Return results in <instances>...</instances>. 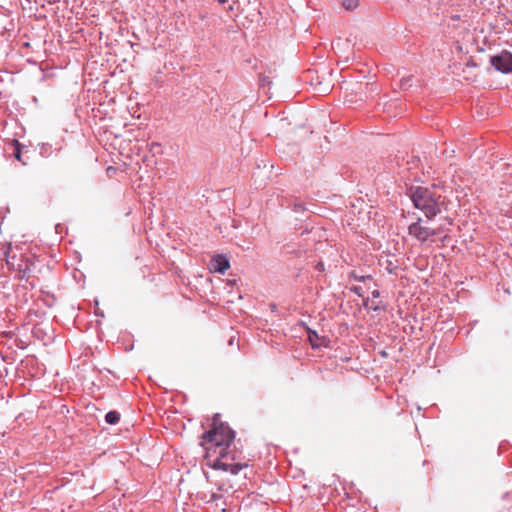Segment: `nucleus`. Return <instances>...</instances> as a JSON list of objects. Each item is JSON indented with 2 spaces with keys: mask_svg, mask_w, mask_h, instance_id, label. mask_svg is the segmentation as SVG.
Returning a JSON list of instances; mask_svg holds the SVG:
<instances>
[{
  "mask_svg": "<svg viewBox=\"0 0 512 512\" xmlns=\"http://www.w3.org/2000/svg\"><path fill=\"white\" fill-rule=\"evenodd\" d=\"M209 270L214 273L224 274L230 267L229 260L224 255H216L210 260Z\"/></svg>",
  "mask_w": 512,
  "mask_h": 512,
  "instance_id": "39448f33",
  "label": "nucleus"
},
{
  "mask_svg": "<svg viewBox=\"0 0 512 512\" xmlns=\"http://www.w3.org/2000/svg\"><path fill=\"white\" fill-rule=\"evenodd\" d=\"M353 290H354L356 293H358V292H359V290H358V288H357V287H355Z\"/></svg>",
  "mask_w": 512,
  "mask_h": 512,
  "instance_id": "a211bd4d",
  "label": "nucleus"
},
{
  "mask_svg": "<svg viewBox=\"0 0 512 512\" xmlns=\"http://www.w3.org/2000/svg\"><path fill=\"white\" fill-rule=\"evenodd\" d=\"M14 143H15V146H16V150H15L14 155H15V157L18 160H20L21 159V151H20V148H19L20 144H19V142L17 140H14Z\"/></svg>",
  "mask_w": 512,
  "mask_h": 512,
  "instance_id": "9d476101",
  "label": "nucleus"
},
{
  "mask_svg": "<svg viewBox=\"0 0 512 512\" xmlns=\"http://www.w3.org/2000/svg\"><path fill=\"white\" fill-rule=\"evenodd\" d=\"M370 278H371V276H369V275H368V276H359V277H356V279H357L358 281H361V282L365 281V279H370Z\"/></svg>",
  "mask_w": 512,
  "mask_h": 512,
  "instance_id": "9b49d317",
  "label": "nucleus"
},
{
  "mask_svg": "<svg viewBox=\"0 0 512 512\" xmlns=\"http://www.w3.org/2000/svg\"><path fill=\"white\" fill-rule=\"evenodd\" d=\"M228 10H233V6H232V5H229V6H228Z\"/></svg>",
  "mask_w": 512,
  "mask_h": 512,
  "instance_id": "f3484780",
  "label": "nucleus"
},
{
  "mask_svg": "<svg viewBox=\"0 0 512 512\" xmlns=\"http://www.w3.org/2000/svg\"><path fill=\"white\" fill-rule=\"evenodd\" d=\"M347 10H354L358 6V0H341Z\"/></svg>",
  "mask_w": 512,
  "mask_h": 512,
  "instance_id": "1a4fd4ad",
  "label": "nucleus"
},
{
  "mask_svg": "<svg viewBox=\"0 0 512 512\" xmlns=\"http://www.w3.org/2000/svg\"><path fill=\"white\" fill-rule=\"evenodd\" d=\"M218 2L221 5H225L228 2V0H218Z\"/></svg>",
  "mask_w": 512,
  "mask_h": 512,
  "instance_id": "4468645a",
  "label": "nucleus"
},
{
  "mask_svg": "<svg viewBox=\"0 0 512 512\" xmlns=\"http://www.w3.org/2000/svg\"><path fill=\"white\" fill-rule=\"evenodd\" d=\"M233 340H234L233 338H231V339L229 340V344H230V345H232V344H233Z\"/></svg>",
  "mask_w": 512,
  "mask_h": 512,
  "instance_id": "dca6fc26",
  "label": "nucleus"
},
{
  "mask_svg": "<svg viewBox=\"0 0 512 512\" xmlns=\"http://www.w3.org/2000/svg\"><path fill=\"white\" fill-rule=\"evenodd\" d=\"M308 339L314 348L321 347L324 345V339H321L315 331H308Z\"/></svg>",
  "mask_w": 512,
  "mask_h": 512,
  "instance_id": "423d86ee",
  "label": "nucleus"
},
{
  "mask_svg": "<svg viewBox=\"0 0 512 512\" xmlns=\"http://www.w3.org/2000/svg\"><path fill=\"white\" fill-rule=\"evenodd\" d=\"M119 419H120V415L116 411H110L105 416L106 422L109 424H112V425L117 424Z\"/></svg>",
  "mask_w": 512,
  "mask_h": 512,
  "instance_id": "0eeeda50",
  "label": "nucleus"
},
{
  "mask_svg": "<svg viewBox=\"0 0 512 512\" xmlns=\"http://www.w3.org/2000/svg\"><path fill=\"white\" fill-rule=\"evenodd\" d=\"M410 198L415 208L421 210L428 219L440 213L441 206L444 203L440 194L426 187L411 189Z\"/></svg>",
  "mask_w": 512,
  "mask_h": 512,
  "instance_id": "f03ea898",
  "label": "nucleus"
},
{
  "mask_svg": "<svg viewBox=\"0 0 512 512\" xmlns=\"http://www.w3.org/2000/svg\"><path fill=\"white\" fill-rule=\"evenodd\" d=\"M218 416L215 415L212 428L203 434L201 446L206 465L217 471L218 489L229 491L233 488L230 476L237 475L247 465L235 462L236 452L231 448L235 433L227 424H217Z\"/></svg>",
  "mask_w": 512,
  "mask_h": 512,
  "instance_id": "f257e3e1",
  "label": "nucleus"
},
{
  "mask_svg": "<svg viewBox=\"0 0 512 512\" xmlns=\"http://www.w3.org/2000/svg\"><path fill=\"white\" fill-rule=\"evenodd\" d=\"M407 82H408V80H407V81H405V82L403 81V82H402V86H403V87L408 86V83H407Z\"/></svg>",
  "mask_w": 512,
  "mask_h": 512,
  "instance_id": "2eb2a0df",
  "label": "nucleus"
},
{
  "mask_svg": "<svg viewBox=\"0 0 512 512\" xmlns=\"http://www.w3.org/2000/svg\"><path fill=\"white\" fill-rule=\"evenodd\" d=\"M364 305L367 309L373 310V311H380L382 309L381 302H375L374 300L367 299L364 302Z\"/></svg>",
  "mask_w": 512,
  "mask_h": 512,
  "instance_id": "6e6552de",
  "label": "nucleus"
},
{
  "mask_svg": "<svg viewBox=\"0 0 512 512\" xmlns=\"http://www.w3.org/2000/svg\"><path fill=\"white\" fill-rule=\"evenodd\" d=\"M316 268H317V270H318V271H320V272H321V271H323V270H324V265H323V263H318V265L316 266Z\"/></svg>",
  "mask_w": 512,
  "mask_h": 512,
  "instance_id": "f8f14e48",
  "label": "nucleus"
},
{
  "mask_svg": "<svg viewBox=\"0 0 512 512\" xmlns=\"http://www.w3.org/2000/svg\"><path fill=\"white\" fill-rule=\"evenodd\" d=\"M372 296H373V298H378L380 296L379 291L378 290L372 291Z\"/></svg>",
  "mask_w": 512,
  "mask_h": 512,
  "instance_id": "ddd939ff",
  "label": "nucleus"
},
{
  "mask_svg": "<svg viewBox=\"0 0 512 512\" xmlns=\"http://www.w3.org/2000/svg\"><path fill=\"white\" fill-rule=\"evenodd\" d=\"M408 234L421 245H430L435 241V237L439 235V230L433 229L425 225L421 218L408 226Z\"/></svg>",
  "mask_w": 512,
  "mask_h": 512,
  "instance_id": "7ed1b4c3",
  "label": "nucleus"
},
{
  "mask_svg": "<svg viewBox=\"0 0 512 512\" xmlns=\"http://www.w3.org/2000/svg\"><path fill=\"white\" fill-rule=\"evenodd\" d=\"M491 64L496 70L502 73L512 72V54L503 51L499 55L491 58Z\"/></svg>",
  "mask_w": 512,
  "mask_h": 512,
  "instance_id": "20e7f679",
  "label": "nucleus"
}]
</instances>
